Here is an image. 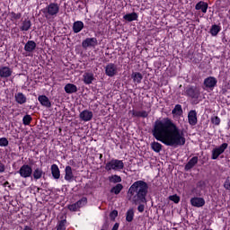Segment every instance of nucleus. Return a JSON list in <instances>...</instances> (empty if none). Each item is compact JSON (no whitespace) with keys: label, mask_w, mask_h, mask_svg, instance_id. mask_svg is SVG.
<instances>
[{"label":"nucleus","mask_w":230,"mask_h":230,"mask_svg":"<svg viewBox=\"0 0 230 230\" xmlns=\"http://www.w3.org/2000/svg\"><path fill=\"white\" fill-rule=\"evenodd\" d=\"M152 135L156 141H160L165 146H184L186 145L184 133L169 118H166L164 120H156Z\"/></svg>","instance_id":"f257e3e1"},{"label":"nucleus","mask_w":230,"mask_h":230,"mask_svg":"<svg viewBox=\"0 0 230 230\" xmlns=\"http://www.w3.org/2000/svg\"><path fill=\"white\" fill-rule=\"evenodd\" d=\"M128 195L132 198L133 203L137 207V211L143 213L145 211V206L146 204V195H148V183L143 180H138L132 183L128 190Z\"/></svg>","instance_id":"f03ea898"},{"label":"nucleus","mask_w":230,"mask_h":230,"mask_svg":"<svg viewBox=\"0 0 230 230\" xmlns=\"http://www.w3.org/2000/svg\"><path fill=\"white\" fill-rule=\"evenodd\" d=\"M43 15L46 19H50V17H57L58 12H60V5L57 3H50L45 8L41 9Z\"/></svg>","instance_id":"7ed1b4c3"},{"label":"nucleus","mask_w":230,"mask_h":230,"mask_svg":"<svg viewBox=\"0 0 230 230\" xmlns=\"http://www.w3.org/2000/svg\"><path fill=\"white\" fill-rule=\"evenodd\" d=\"M125 168V164L122 160H118L112 158L110 162H108L105 165V171L111 172V170H114V172H121Z\"/></svg>","instance_id":"20e7f679"},{"label":"nucleus","mask_w":230,"mask_h":230,"mask_svg":"<svg viewBox=\"0 0 230 230\" xmlns=\"http://www.w3.org/2000/svg\"><path fill=\"white\" fill-rule=\"evenodd\" d=\"M183 94L191 100H199L200 98V88L197 85H188Z\"/></svg>","instance_id":"39448f33"},{"label":"nucleus","mask_w":230,"mask_h":230,"mask_svg":"<svg viewBox=\"0 0 230 230\" xmlns=\"http://www.w3.org/2000/svg\"><path fill=\"white\" fill-rule=\"evenodd\" d=\"M227 146H229V144L223 143L219 146L215 147L212 150L211 159L213 161L218 159V157H220V155H222V154H224V152H226V150H227Z\"/></svg>","instance_id":"423d86ee"},{"label":"nucleus","mask_w":230,"mask_h":230,"mask_svg":"<svg viewBox=\"0 0 230 230\" xmlns=\"http://www.w3.org/2000/svg\"><path fill=\"white\" fill-rule=\"evenodd\" d=\"M18 173L21 177H22V179H28L31 177L33 173V169L31 167L30 164H23L21 166L20 170L18 171Z\"/></svg>","instance_id":"0eeeda50"},{"label":"nucleus","mask_w":230,"mask_h":230,"mask_svg":"<svg viewBox=\"0 0 230 230\" xmlns=\"http://www.w3.org/2000/svg\"><path fill=\"white\" fill-rule=\"evenodd\" d=\"M105 75L106 76H110V78L116 76V75H118V66L114 63H109L106 65Z\"/></svg>","instance_id":"6e6552de"},{"label":"nucleus","mask_w":230,"mask_h":230,"mask_svg":"<svg viewBox=\"0 0 230 230\" xmlns=\"http://www.w3.org/2000/svg\"><path fill=\"white\" fill-rule=\"evenodd\" d=\"M217 84H218V80H217L215 76H208L205 78L203 82L205 88L210 89V91H213V89L217 87Z\"/></svg>","instance_id":"1a4fd4ad"},{"label":"nucleus","mask_w":230,"mask_h":230,"mask_svg":"<svg viewBox=\"0 0 230 230\" xmlns=\"http://www.w3.org/2000/svg\"><path fill=\"white\" fill-rule=\"evenodd\" d=\"M98 46V39L96 38H86L82 42V48L87 49V48H96Z\"/></svg>","instance_id":"9d476101"},{"label":"nucleus","mask_w":230,"mask_h":230,"mask_svg":"<svg viewBox=\"0 0 230 230\" xmlns=\"http://www.w3.org/2000/svg\"><path fill=\"white\" fill-rule=\"evenodd\" d=\"M13 73V70L10 66H0V78H10Z\"/></svg>","instance_id":"9b49d317"},{"label":"nucleus","mask_w":230,"mask_h":230,"mask_svg":"<svg viewBox=\"0 0 230 230\" xmlns=\"http://www.w3.org/2000/svg\"><path fill=\"white\" fill-rule=\"evenodd\" d=\"M190 204L193 208H202L206 205L204 198L194 197L190 199Z\"/></svg>","instance_id":"f8f14e48"},{"label":"nucleus","mask_w":230,"mask_h":230,"mask_svg":"<svg viewBox=\"0 0 230 230\" xmlns=\"http://www.w3.org/2000/svg\"><path fill=\"white\" fill-rule=\"evenodd\" d=\"M188 121L191 127H195V125H197V122H198L197 111L191 110L190 111H189Z\"/></svg>","instance_id":"ddd939ff"},{"label":"nucleus","mask_w":230,"mask_h":230,"mask_svg":"<svg viewBox=\"0 0 230 230\" xmlns=\"http://www.w3.org/2000/svg\"><path fill=\"white\" fill-rule=\"evenodd\" d=\"M14 102H16L18 105H24V103L28 102V98H26L24 93L19 92L14 94Z\"/></svg>","instance_id":"4468645a"},{"label":"nucleus","mask_w":230,"mask_h":230,"mask_svg":"<svg viewBox=\"0 0 230 230\" xmlns=\"http://www.w3.org/2000/svg\"><path fill=\"white\" fill-rule=\"evenodd\" d=\"M208 8H209V4L204 1H199L195 5V10L202 12V13H208Z\"/></svg>","instance_id":"2eb2a0df"},{"label":"nucleus","mask_w":230,"mask_h":230,"mask_svg":"<svg viewBox=\"0 0 230 230\" xmlns=\"http://www.w3.org/2000/svg\"><path fill=\"white\" fill-rule=\"evenodd\" d=\"M93 111L89 110H84L80 114L79 118L82 119V121H91L93 119Z\"/></svg>","instance_id":"dca6fc26"},{"label":"nucleus","mask_w":230,"mask_h":230,"mask_svg":"<svg viewBox=\"0 0 230 230\" xmlns=\"http://www.w3.org/2000/svg\"><path fill=\"white\" fill-rule=\"evenodd\" d=\"M199 163V156H193L189 162L185 164L184 170L185 172H190V170L193 169L196 164Z\"/></svg>","instance_id":"f3484780"},{"label":"nucleus","mask_w":230,"mask_h":230,"mask_svg":"<svg viewBox=\"0 0 230 230\" xmlns=\"http://www.w3.org/2000/svg\"><path fill=\"white\" fill-rule=\"evenodd\" d=\"M37 49V43L34 40H28L24 45V51L27 53H33Z\"/></svg>","instance_id":"a211bd4d"},{"label":"nucleus","mask_w":230,"mask_h":230,"mask_svg":"<svg viewBox=\"0 0 230 230\" xmlns=\"http://www.w3.org/2000/svg\"><path fill=\"white\" fill-rule=\"evenodd\" d=\"M38 101L40 102L42 107H47L48 109L51 108V101L46 95H39Z\"/></svg>","instance_id":"6ab92c4d"},{"label":"nucleus","mask_w":230,"mask_h":230,"mask_svg":"<svg viewBox=\"0 0 230 230\" xmlns=\"http://www.w3.org/2000/svg\"><path fill=\"white\" fill-rule=\"evenodd\" d=\"M74 178L75 175L73 174V168L67 165L65 168V181H67V182H72Z\"/></svg>","instance_id":"aec40b11"},{"label":"nucleus","mask_w":230,"mask_h":230,"mask_svg":"<svg viewBox=\"0 0 230 230\" xmlns=\"http://www.w3.org/2000/svg\"><path fill=\"white\" fill-rule=\"evenodd\" d=\"M83 82L85 85H91L94 82V74L93 73H84L83 75Z\"/></svg>","instance_id":"412c9836"},{"label":"nucleus","mask_w":230,"mask_h":230,"mask_svg":"<svg viewBox=\"0 0 230 230\" xmlns=\"http://www.w3.org/2000/svg\"><path fill=\"white\" fill-rule=\"evenodd\" d=\"M44 175H46V172H44V171L40 167H37L32 172V177H33L34 181H39V179H42V177H44Z\"/></svg>","instance_id":"4be33fe9"},{"label":"nucleus","mask_w":230,"mask_h":230,"mask_svg":"<svg viewBox=\"0 0 230 230\" xmlns=\"http://www.w3.org/2000/svg\"><path fill=\"white\" fill-rule=\"evenodd\" d=\"M30 30H31V21L28 19L22 21L20 31H30Z\"/></svg>","instance_id":"5701e85b"},{"label":"nucleus","mask_w":230,"mask_h":230,"mask_svg":"<svg viewBox=\"0 0 230 230\" xmlns=\"http://www.w3.org/2000/svg\"><path fill=\"white\" fill-rule=\"evenodd\" d=\"M64 89L66 94H73L75 93H78V87H76V85L73 84H66Z\"/></svg>","instance_id":"b1692460"},{"label":"nucleus","mask_w":230,"mask_h":230,"mask_svg":"<svg viewBox=\"0 0 230 230\" xmlns=\"http://www.w3.org/2000/svg\"><path fill=\"white\" fill-rule=\"evenodd\" d=\"M72 30L74 33H80L84 30V22L76 21L73 23Z\"/></svg>","instance_id":"393cba45"},{"label":"nucleus","mask_w":230,"mask_h":230,"mask_svg":"<svg viewBox=\"0 0 230 230\" xmlns=\"http://www.w3.org/2000/svg\"><path fill=\"white\" fill-rule=\"evenodd\" d=\"M139 16L137 15V13L133 12L130 13H127L123 16L124 21H128V22H132L133 21H137V18Z\"/></svg>","instance_id":"a878e982"},{"label":"nucleus","mask_w":230,"mask_h":230,"mask_svg":"<svg viewBox=\"0 0 230 230\" xmlns=\"http://www.w3.org/2000/svg\"><path fill=\"white\" fill-rule=\"evenodd\" d=\"M52 177L54 179H60V169L58 168V165L56 164H53L50 167Z\"/></svg>","instance_id":"bb28decb"},{"label":"nucleus","mask_w":230,"mask_h":230,"mask_svg":"<svg viewBox=\"0 0 230 230\" xmlns=\"http://www.w3.org/2000/svg\"><path fill=\"white\" fill-rule=\"evenodd\" d=\"M220 31H222V26L213 24L210 28L209 33L212 37H217Z\"/></svg>","instance_id":"cd10ccee"},{"label":"nucleus","mask_w":230,"mask_h":230,"mask_svg":"<svg viewBox=\"0 0 230 230\" xmlns=\"http://www.w3.org/2000/svg\"><path fill=\"white\" fill-rule=\"evenodd\" d=\"M131 78L134 84H141L143 81V74L139 72H133L131 75Z\"/></svg>","instance_id":"c85d7f7f"},{"label":"nucleus","mask_w":230,"mask_h":230,"mask_svg":"<svg viewBox=\"0 0 230 230\" xmlns=\"http://www.w3.org/2000/svg\"><path fill=\"white\" fill-rule=\"evenodd\" d=\"M111 193H113V195H119L121 191H123V184L117 183L115 186H113L111 189Z\"/></svg>","instance_id":"c756f323"},{"label":"nucleus","mask_w":230,"mask_h":230,"mask_svg":"<svg viewBox=\"0 0 230 230\" xmlns=\"http://www.w3.org/2000/svg\"><path fill=\"white\" fill-rule=\"evenodd\" d=\"M109 182H111L112 184H119L121 182L122 179L121 176L118 174H112L108 177Z\"/></svg>","instance_id":"7c9ffc66"},{"label":"nucleus","mask_w":230,"mask_h":230,"mask_svg":"<svg viewBox=\"0 0 230 230\" xmlns=\"http://www.w3.org/2000/svg\"><path fill=\"white\" fill-rule=\"evenodd\" d=\"M132 116H133V118H148V111H132Z\"/></svg>","instance_id":"2f4dec72"},{"label":"nucleus","mask_w":230,"mask_h":230,"mask_svg":"<svg viewBox=\"0 0 230 230\" xmlns=\"http://www.w3.org/2000/svg\"><path fill=\"white\" fill-rule=\"evenodd\" d=\"M151 150H153L156 154H159V152L163 150V145L159 142L154 141L151 143Z\"/></svg>","instance_id":"473e14b6"},{"label":"nucleus","mask_w":230,"mask_h":230,"mask_svg":"<svg viewBox=\"0 0 230 230\" xmlns=\"http://www.w3.org/2000/svg\"><path fill=\"white\" fill-rule=\"evenodd\" d=\"M67 228V219H61L58 222L57 230H66Z\"/></svg>","instance_id":"72a5a7b5"},{"label":"nucleus","mask_w":230,"mask_h":230,"mask_svg":"<svg viewBox=\"0 0 230 230\" xmlns=\"http://www.w3.org/2000/svg\"><path fill=\"white\" fill-rule=\"evenodd\" d=\"M134 220V208H129L126 212V222H132Z\"/></svg>","instance_id":"f704fd0d"},{"label":"nucleus","mask_w":230,"mask_h":230,"mask_svg":"<svg viewBox=\"0 0 230 230\" xmlns=\"http://www.w3.org/2000/svg\"><path fill=\"white\" fill-rule=\"evenodd\" d=\"M10 15V21H12V22H13L14 21H19V19H21V17H22V13H15V12H11L9 13Z\"/></svg>","instance_id":"c9c22d12"},{"label":"nucleus","mask_w":230,"mask_h":230,"mask_svg":"<svg viewBox=\"0 0 230 230\" xmlns=\"http://www.w3.org/2000/svg\"><path fill=\"white\" fill-rule=\"evenodd\" d=\"M33 120V118H31V115H25L23 118H22V123L23 125L25 126H28L30 125V123H31V121Z\"/></svg>","instance_id":"e433bc0d"},{"label":"nucleus","mask_w":230,"mask_h":230,"mask_svg":"<svg viewBox=\"0 0 230 230\" xmlns=\"http://www.w3.org/2000/svg\"><path fill=\"white\" fill-rule=\"evenodd\" d=\"M75 204L77 205V208L80 209V208H84V206L87 204V199L85 197H83L81 199L75 202Z\"/></svg>","instance_id":"4c0bfd02"},{"label":"nucleus","mask_w":230,"mask_h":230,"mask_svg":"<svg viewBox=\"0 0 230 230\" xmlns=\"http://www.w3.org/2000/svg\"><path fill=\"white\" fill-rule=\"evenodd\" d=\"M210 121L213 125H216V127H218L220 125L221 119L218 116H212L210 119Z\"/></svg>","instance_id":"58836bf2"},{"label":"nucleus","mask_w":230,"mask_h":230,"mask_svg":"<svg viewBox=\"0 0 230 230\" xmlns=\"http://www.w3.org/2000/svg\"><path fill=\"white\" fill-rule=\"evenodd\" d=\"M169 200H172V202H174V204H179V202H181V197L174 194L169 197Z\"/></svg>","instance_id":"ea45409f"},{"label":"nucleus","mask_w":230,"mask_h":230,"mask_svg":"<svg viewBox=\"0 0 230 230\" xmlns=\"http://www.w3.org/2000/svg\"><path fill=\"white\" fill-rule=\"evenodd\" d=\"M8 145H9L8 138L6 137L0 138V146H8Z\"/></svg>","instance_id":"a19ab883"},{"label":"nucleus","mask_w":230,"mask_h":230,"mask_svg":"<svg viewBox=\"0 0 230 230\" xmlns=\"http://www.w3.org/2000/svg\"><path fill=\"white\" fill-rule=\"evenodd\" d=\"M172 112V114H175V112H182V106L181 104H176Z\"/></svg>","instance_id":"79ce46f5"},{"label":"nucleus","mask_w":230,"mask_h":230,"mask_svg":"<svg viewBox=\"0 0 230 230\" xmlns=\"http://www.w3.org/2000/svg\"><path fill=\"white\" fill-rule=\"evenodd\" d=\"M224 188L225 190H227L228 191H230V176H228L226 181L224 182Z\"/></svg>","instance_id":"37998d69"},{"label":"nucleus","mask_w":230,"mask_h":230,"mask_svg":"<svg viewBox=\"0 0 230 230\" xmlns=\"http://www.w3.org/2000/svg\"><path fill=\"white\" fill-rule=\"evenodd\" d=\"M68 209L69 211H77L79 209L78 205H76V203L68 205Z\"/></svg>","instance_id":"c03bdc74"},{"label":"nucleus","mask_w":230,"mask_h":230,"mask_svg":"<svg viewBox=\"0 0 230 230\" xmlns=\"http://www.w3.org/2000/svg\"><path fill=\"white\" fill-rule=\"evenodd\" d=\"M111 218H116L118 217V210H112L110 214Z\"/></svg>","instance_id":"a18cd8bd"},{"label":"nucleus","mask_w":230,"mask_h":230,"mask_svg":"<svg viewBox=\"0 0 230 230\" xmlns=\"http://www.w3.org/2000/svg\"><path fill=\"white\" fill-rule=\"evenodd\" d=\"M5 170H6V167L4 166V164L0 163V173H4Z\"/></svg>","instance_id":"49530a36"},{"label":"nucleus","mask_w":230,"mask_h":230,"mask_svg":"<svg viewBox=\"0 0 230 230\" xmlns=\"http://www.w3.org/2000/svg\"><path fill=\"white\" fill-rule=\"evenodd\" d=\"M202 186H206V181H200L198 182V187L199 188H202Z\"/></svg>","instance_id":"de8ad7c7"},{"label":"nucleus","mask_w":230,"mask_h":230,"mask_svg":"<svg viewBox=\"0 0 230 230\" xmlns=\"http://www.w3.org/2000/svg\"><path fill=\"white\" fill-rule=\"evenodd\" d=\"M119 229V223H115L111 230H118Z\"/></svg>","instance_id":"09e8293b"},{"label":"nucleus","mask_w":230,"mask_h":230,"mask_svg":"<svg viewBox=\"0 0 230 230\" xmlns=\"http://www.w3.org/2000/svg\"><path fill=\"white\" fill-rule=\"evenodd\" d=\"M23 230H33L31 226H25Z\"/></svg>","instance_id":"8fccbe9b"},{"label":"nucleus","mask_w":230,"mask_h":230,"mask_svg":"<svg viewBox=\"0 0 230 230\" xmlns=\"http://www.w3.org/2000/svg\"><path fill=\"white\" fill-rule=\"evenodd\" d=\"M103 158V155H100V157H99V159H102Z\"/></svg>","instance_id":"3c124183"}]
</instances>
